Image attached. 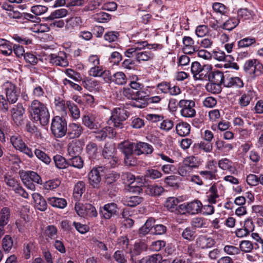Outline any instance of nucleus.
Returning <instances> with one entry per match:
<instances>
[{"mask_svg":"<svg viewBox=\"0 0 263 263\" xmlns=\"http://www.w3.org/2000/svg\"><path fill=\"white\" fill-rule=\"evenodd\" d=\"M28 110L33 122L40 121L42 126L49 123L50 115L45 104L38 100H34L29 105Z\"/></svg>","mask_w":263,"mask_h":263,"instance_id":"nucleus-1","label":"nucleus"},{"mask_svg":"<svg viewBox=\"0 0 263 263\" xmlns=\"http://www.w3.org/2000/svg\"><path fill=\"white\" fill-rule=\"evenodd\" d=\"M129 112L124 108H116L111 112V116L108 121V124L119 128H124L123 122L129 117Z\"/></svg>","mask_w":263,"mask_h":263,"instance_id":"nucleus-2","label":"nucleus"},{"mask_svg":"<svg viewBox=\"0 0 263 263\" xmlns=\"http://www.w3.org/2000/svg\"><path fill=\"white\" fill-rule=\"evenodd\" d=\"M51 133L56 138L65 136L67 132V123L65 119L59 116L54 117L51 121Z\"/></svg>","mask_w":263,"mask_h":263,"instance_id":"nucleus-3","label":"nucleus"},{"mask_svg":"<svg viewBox=\"0 0 263 263\" xmlns=\"http://www.w3.org/2000/svg\"><path fill=\"white\" fill-rule=\"evenodd\" d=\"M108 167L103 166L93 167L89 173V183L93 189H99L102 185L101 177L107 172Z\"/></svg>","mask_w":263,"mask_h":263,"instance_id":"nucleus-4","label":"nucleus"},{"mask_svg":"<svg viewBox=\"0 0 263 263\" xmlns=\"http://www.w3.org/2000/svg\"><path fill=\"white\" fill-rule=\"evenodd\" d=\"M74 209L78 215L81 217H96L98 215L95 207L90 203H77Z\"/></svg>","mask_w":263,"mask_h":263,"instance_id":"nucleus-5","label":"nucleus"},{"mask_svg":"<svg viewBox=\"0 0 263 263\" xmlns=\"http://www.w3.org/2000/svg\"><path fill=\"white\" fill-rule=\"evenodd\" d=\"M179 106L181 108V115L186 118H192L196 115V110L194 108L195 103L193 100H181Z\"/></svg>","mask_w":263,"mask_h":263,"instance_id":"nucleus-6","label":"nucleus"},{"mask_svg":"<svg viewBox=\"0 0 263 263\" xmlns=\"http://www.w3.org/2000/svg\"><path fill=\"white\" fill-rule=\"evenodd\" d=\"M7 101L10 104L15 103L19 97L20 91L15 85L10 82H6L4 85Z\"/></svg>","mask_w":263,"mask_h":263,"instance_id":"nucleus-7","label":"nucleus"},{"mask_svg":"<svg viewBox=\"0 0 263 263\" xmlns=\"http://www.w3.org/2000/svg\"><path fill=\"white\" fill-rule=\"evenodd\" d=\"M147 248L146 243L142 240L136 241L133 246V248L129 251L130 256V261L133 263H136V257L140 255L143 251L146 250Z\"/></svg>","mask_w":263,"mask_h":263,"instance_id":"nucleus-8","label":"nucleus"},{"mask_svg":"<svg viewBox=\"0 0 263 263\" xmlns=\"http://www.w3.org/2000/svg\"><path fill=\"white\" fill-rule=\"evenodd\" d=\"M48 58L50 63L56 66L66 67L68 65L66 54L64 52H60L58 54H51Z\"/></svg>","mask_w":263,"mask_h":263,"instance_id":"nucleus-9","label":"nucleus"},{"mask_svg":"<svg viewBox=\"0 0 263 263\" xmlns=\"http://www.w3.org/2000/svg\"><path fill=\"white\" fill-rule=\"evenodd\" d=\"M118 209L117 205L111 202L101 207L99 212L104 218L109 219L112 216L117 215Z\"/></svg>","mask_w":263,"mask_h":263,"instance_id":"nucleus-10","label":"nucleus"},{"mask_svg":"<svg viewBox=\"0 0 263 263\" xmlns=\"http://www.w3.org/2000/svg\"><path fill=\"white\" fill-rule=\"evenodd\" d=\"M135 154L137 156H140L143 154H151L153 152V146L147 143L138 142H135Z\"/></svg>","mask_w":263,"mask_h":263,"instance_id":"nucleus-11","label":"nucleus"},{"mask_svg":"<svg viewBox=\"0 0 263 263\" xmlns=\"http://www.w3.org/2000/svg\"><path fill=\"white\" fill-rule=\"evenodd\" d=\"M83 131V128L80 124L70 123L67 128V135L69 139L79 138Z\"/></svg>","mask_w":263,"mask_h":263,"instance_id":"nucleus-12","label":"nucleus"},{"mask_svg":"<svg viewBox=\"0 0 263 263\" xmlns=\"http://www.w3.org/2000/svg\"><path fill=\"white\" fill-rule=\"evenodd\" d=\"M148 94L146 91H142L140 92V95H137L135 98L132 99L134 101L132 105L138 108H144L148 104Z\"/></svg>","mask_w":263,"mask_h":263,"instance_id":"nucleus-13","label":"nucleus"},{"mask_svg":"<svg viewBox=\"0 0 263 263\" xmlns=\"http://www.w3.org/2000/svg\"><path fill=\"white\" fill-rule=\"evenodd\" d=\"M197 245L202 249L212 247L215 243V240L212 237L205 235H200L196 239Z\"/></svg>","mask_w":263,"mask_h":263,"instance_id":"nucleus-14","label":"nucleus"},{"mask_svg":"<svg viewBox=\"0 0 263 263\" xmlns=\"http://www.w3.org/2000/svg\"><path fill=\"white\" fill-rule=\"evenodd\" d=\"M118 148L124 156L132 154H135V142L125 140L118 145Z\"/></svg>","mask_w":263,"mask_h":263,"instance_id":"nucleus-15","label":"nucleus"},{"mask_svg":"<svg viewBox=\"0 0 263 263\" xmlns=\"http://www.w3.org/2000/svg\"><path fill=\"white\" fill-rule=\"evenodd\" d=\"M20 176H22L30 181L34 182L37 184H41L42 180L40 176L36 172L31 171H20Z\"/></svg>","mask_w":263,"mask_h":263,"instance_id":"nucleus-16","label":"nucleus"},{"mask_svg":"<svg viewBox=\"0 0 263 263\" xmlns=\"http://www.w3.org/2000/svg\"><path fill=\"white\" fill-rule=\"evenodd\" d=\"M32 196L35 203L36 208L40 211H45L47 208V204L44 197L37 193L32 194Z\"/></svg>","mask_w":263,"mask_h":263,"instance_id":"nucleus-17","label":"nucleus"},{"mask_svg":"<svg viewBox=\"0 0 263 263\" xmlns=\"http://www.w3.org/2000/svg\"><path fill=\"white\" fill-rule=\"evenodd\" d=\"M95 119L92 115H85L82 117V123L90 129H97L99 124L96 122Z\"/></svg>","mask_w":263,"mask_h":263,"instance_id":"nucleus-18","label":"nucleus"},{"mask_svg":"<svg viewBox=\"0 0 263 263\" xmlns=\"http://www.w3.org/2000/svg\"><path fill=\"white\" fill-rule=\"evenodd\" d=\"M255 95V92L253 90H248L245 92L240 98L238 104L241 107L247 106L250 103Z\"/></svg>","mask_w":263,"mask_h":263,"instance_id":"nucleus-19","label":"nucleus"},{"mask_svg":"<svg viewBox=\"0 0 263 263\" xmlns=\"http://www.w3.org/2000/svg\"><path fill=\"white\" fill-rule=\"evenodd\" d=\"M188 213L191 215H195L201 213L202 204L198 200H195L187 203Z\"/></svg>","mask_w":263,"mask_h":263,"instance_id":"nucleus-20","label":"nucleus"},{"mask_svg":"<svg viewBox=\"0 0 263 263\" xmlns=\"http://www.w3.org/2000/svg\"><path fill=\"white\" fill-rule=\"evenodd\" d=\"M212 67L211 65H203L195 79L208 81L212 72Z\"/></svg>","mask_w":263,"mask_h":263,"instance_id":"nucleus-21","label":"nucleus"},{"mask_svg":"<svg viewBox=\"0 0 263 263\" xmlns=\"http://www.w3.org/2000/svg\"><path fill=\"white\" fill-rule=\"evenodd\" d=\"M223 86L226 87L241 88L243 86V83L242 80L238 77H232L224 80Z\"/></svg>","mask_w":263,"mask_h":263,"instance_id":"nucleus-22","label":"nucleus"},{"mask_svg":"<svg viewBox=\"0 0 263 263\" xmlns=\"http://www.w3.org/2000/svg\"><path fill=\"white\" fill-rule=\"evenodd\" d=\"M86 151L90 159H96L98 155L99 152L97 144L93 142H89L86 147Z\"/></svg>","mask_w":263,"mask_h":263,"instance_id":"nucleus-23","label":"nucleus"},{"mask_svg":"<svg viewBox=\"0 0 263 263\" xmlns=\"http://www.w3.org/2000/svg\"><path fill=\"white\" fill-rule=\"evenodd\" d=\"M164 189L161 186L157 185H149L146 187V193L152 196H158L162 194Z\"/></svg>","mask_w":263,"mask_h":263,"instance_id":"nucleus-24","label":"nucleus"},{"mask_svg":"<svg viewBox=\"0 0 263 263\" xmlns=\"http://www.w3.org/2000/svg\"><path fill=\"white\" fill-rule=\"evenodd\" d=\"M194 152H198V150L201 149L206 153L212 151V144L211 142L201 141L200 143H195L193 146Z\"/></svg>","mask_w":263,"mask_h":263,"instance_id":"nucleus-25","label":"nucleus"},{"mask_svg":"<svg viewBox=\"0 0 263 263\" xmlns=\"http://www.w3.org/2000/svg\"><path fill=\"white\" fill-rule=\"evenodd\" d=\"M176 130L180 136H185L190 134V125L186 122L179 123L176 125Z\"/></svg>","mask_w":263,"mask_h":263,"instance_id":"nucleus-26","label":"nucleus"},{"mask_svg":"<svg viewBox=\"0 0 263 263\" xmlns=\"http://www.w3.org/2000/svg\"><path fill=\"white\" fill-rule=\"evenodd\" d=\"M48 201L52 206L60 209L64 208L67 205L66 200L61 198L50 197L48 198Z\"/></svg>","mask_w":263,"mask_h":263,"instance_id":"nucleus-27","label":"nucleus"},{"mask_svg":"<svg viewBox=\"0 0 263 263\" xmlns=\"http://www.w3.org/2000/svg\"><path fill=\"white\" fill-rule=\"evenodd\" d=\"M209 78L208 80L209 82L217 83L221 84H223L225 80L223 73L219 70L212 71Z\"/></svg>","mask_w":263,"mask_h":263,"instance_id":"nucleus-28","label":"nucleus"},{"mask_svg":"<svg viewBox=\"0 0 263 263\" xmlns=\"http://www.w3.org/2000/svg\"><path fill=\"white\" fill-rule=\"evenodd\" d=\"M10 142L17 150L22 149V147L25 144L22 137L18 134H15L10 137Z\"/></svg>","mask_w":263,"mask_h":263,"instance_id":"nucleus-29","label":"nucleus"},{"mask_svg":"<svg viewBox=\"0 0 263 263\" xmlns=\"http://www.w3.org/2000/svg\"><path fill=\"white\" fill-rule=\"evenodd\" d=\"M182 163L192 171L197 168L200 165L199 161L194 156L187 157L183 159Z\"/></svg>","mask_w":263,"mask_h":263,"instance_id":"nucleus-30","label":"nucleus"},{"mask_svg":"<svg viewBox=\"0 0 263 263\" xmlns=\"http://www.w3.org/2000/svg\"><path fill=\"white\" fill-rule=\"evenodd\" d=\"M191 226L195 229L208 227L207 220L203 217H196L193 218L191 221Z\"/></svg>","mask_w":263,"mask_h":263,"instance_id":"nucleus-31","label":"nucleus"},{"mask_svg":"<svg viewBox=\"0 0 263 263\" xmlns=\"http://www.w3.org/2000/svg\"><path fill=\"white\" fill-rule=\"evenodd\" d=\"M143 200V198L138 196H130L126 197L124 200V204L128 206L134 207L141 203Z\"/></svg>","mask_w":263,"mask_h":263,"instance_id":"nucleus-32","label":"nucleus"},{"mask_svg":"<svg viewBox=\"0 0 263 263\" xmlns=\"http://www.w3.org/2000/svg\"><path fill=\"white\" fill-rule=\"evenodd\" d=\"M114 146L110 143L107 142L104 145L102 151V156L104 159L109 160L114 156Z\"/></svg>","mask_w":263,"mask_h":263,"instance_id":"nucleus-33","label":"nucleus"},{"mask_svg":"<svg viewBox=\"0 0 263 263\" xmlns=\"http://www.w3.org/2000/svg\"><path fill=\"white\" fill-rule=\"evenodd\" d=\"M253 12L252 11L249 10L247 8L239 9L237 11V17L236 19L239 20V23L240 20L245 21L249 20L252 17Z\"/></svg>","mask_w":263,"mask_h":263,"instance_id":"nucleus-34","label":"nucleus"},{"mask_svg":"<svg viewBox=\"0 0 263 263\" xmlns=\"http://www.w3.org/2000/svg\"><path fill=\"white\" fill-rule=\"evenodd\" d=\"M85 191V184L83 181L77 182L73 189V197L76 199L80 198Z\"/></svg>","mask_w":263,"mask_h":263,"instance_id":"nucleus-35","label":"nucleus"},{"mask_svg":"<svg viewBox=\"0 0 263 263\" xmlns=\"http://www.w3.org/2000/svg\"><path fill=\"white\" fill-rule=\"evenodd\" d=\"M53 159L55 166L59 169H64L68 166V160H66L63 156L57 155Z\"/></svg>","mask_w":263,"mask_h":263,"instance_id":"nucleus-36","label":"nucleus"},{"mask_svg":"<svg viewBox=\"0 0 263 263\" xmlns=\"http://www.w3.org/2000/svg\"><path fill=\"white\" fill-rule=\"evenodd\" d=\"M256 243H253L249 240H242L239 244L240 251L244 252L245 253H250L254 248L256 249L255 246H257Z\"/></svg>","mask_w":263,"mask_h":263,"instance_id":"nucleus-37","label":"nucleus"},{"mask_svg":"<svg viewBox=\"0 0 263 263\" xmlns=\"http://www.w3.org/2000/svg\"><path fill=\"white\" fill-rule=\"evenodd\" d=\"M154 57V55L149 51H137L136 54V60L138 62L147 61L152 60Z\"/></svg>","mask_w":263,"mask_h":263,"instance_id":"nucleus-38","label":"nucleus"},{"mask_svg":"<svg viewBox=\"0 0 263 263\" xmlns=\"http://www.w3.org/2000/svg\"><path fill=\"white\" fill-rule=\"evenodd\" d=\"M71 157V158L68 159V166H72L79 169L82 168L84 165L82 158L79 156Z\"/></svg>","mask_w":263,"mask_h":263,"instance_id":"nucleus-39","label":"nucleus"},{"mask_svg":"<svg viewBox=\"0 0 263 263\" xmlns=\"http://www.w3.org/2000/svg\"><path fill=\"white\" fill-rule=\"evenodd\" d=\"M135 154L124 156V163L125 166L128 167L137 166L138 164V160Z\"/></svg>","mask_w":263,"mask_h":263,"instance_id":"nucleus-40","label":"nucleus"},{"mask_svg":"<svg viewBox=\"0 0 263 263\" xmlns=\"http://www.w3.org/2000/svg\"><path fill=\"white\" fill-rule=\"evenodd\" d=\"M10 217V211L7 207L2 208L0 211V223L7 225Z\"/></svg>","mask_w":263,"mask_h":263,"instance_id":"nucleus-41","label":"nucleus"},{"mask_svg":"<svg viewBox=\"0 0 263 263\" xmlns=\"http://www.w3.org/2000/svg\"><path fill=\"white\" fill-rule=\"evenodd\" d=\"M179 203V200L175 197H170L167 198L164 203V206L168 210L173 212L176 209V206Z\"/></svg>","mask_w":263,"mask_h":263,"instance_id":"nucleus-42","label":"nucleus"},{"mask_svg":"<svg viewBox=\"0 0 263 263\" xmlns=\"http://www.w3.org/2000/svg\"><path fill=\"white\" fill-rule=\"evenodd\" d=\"M127 78L123 72H117L113 74L112 82L117 85H124L126 84Z\"/></svg>","mask_w":263,"mask_h":263,"instance_id":"nucleus-43","label":"nucleus"},{"mask_svg":"<svg viewBox=\"0 0 263 263\" xmlns=\"http://www.w3.org/2000/svg\"><path fill=\"white\" fill-rule=\"evenodd\" d=\"M82 23V21L80 17H72L67 20L66 27L67 29H72L81 25Z\"/></svg>","mask_w":263,"mask_h":263,"instance_id":"nucleus-44","label":"nucleus"},{"mask_svg":"<svg viewBox=\"0 0 263 263\" xmlns=\"http://www.w3.org/2000/svg\"><path fill=\"white\" fill-rule=\"evenodd\" d=\"M13 52L12 44L8 42L5 41L4 43L0 44V53L5 56L10 55Z\"/></svg>","mask_w":263,"mask_h":263,"instance_id":"nucleus-45","label":"nucleus"},{"mask_svg":"<svg viewBox=\"0 0 263 263\" xmlns=\"http://www.w3.org/2000/svg\"><path fill=\"white\" fill-rule=\"evenodd\" d=\"M67 10L66 9H57L52 12L50 15L46 18V20H54L65 16L67 14Z\"/></svg>","mask_w":263,"mask_h":263,"instance_id":"nucleus-46","label":"nucleus"},{"mask_svg":"<svg viewBox=\"0 0 263 263\" xmlns=\"http://www.w3.org/2000/svg\"><path fill=\"white\" fill-rule=\"evenodd\" d=\"M207 91L213 93L218 94L221 91V84L217 83L210 82L205 86Z\"/></svg>","mask_w":263,"mask_h":263,"instance_id":"nucleus-47","label":"nucleus"},{"mask_svg":"<svg viewBox=\"0 0 263 263\" xmlns=\"http://www.w3.org/2000/svg\"><path fill=\"white\" fill-rule=\"evenodd\" d=\"M66 106L73 118L77 119L80 117L79 109L74 103L70 101H68L66 102Z\"/></svg>","mask_w":263,"mask_h":263,"instance_id":"nucleus-48","label":"nucleus"},{"mask_svg":"<svg viewBox=\"0 0 263 263\" xmlns=\"http://www.w3.org/2000/svg\"><path fill=\"white\" fill-rule=\"evenodd\" d=\"M4 181L6 185L12 189L13 191L20 184L19 181L11 176L5 175Z\"/></svg>","mask_w":263,"mask_h":263,"instance_id":"nucleus-49","label":"nucleus"},{"mask_svg":"<svg viewBox=\"0 0 263 263\" xmlns=\"http://www.w3.org/2000/svg\"><path fill=\"white\" fill-rule=\"evenodd\" d=\"M141 92L142 91L136 90L130 87V88H123V95L127 99L132 100L135 98L137 95H140V92Z\"/></svg>","mask_w":263,"mask_h":263,"instance_id":"nucleus-50","label":"nucleus"},{"mask_svg":"<svg viewBox=\"0 0 263 263\" xmlns=\"http://www.w3.org/2000/svg\"><path fill=\"white\" fill-rule=\"evenodd\" d=\"M82 150V147L77 142H72L68 145V152L71 156H79Z\"/></svg>","mask_w":263,"mask_h":263,"instance_id":"nucleus-51","label":"nucleus"},{"mask_svg":"<svg viewBox=\"0 0 263 263\" xmlns=\"http://www.w3.org/2000/svg\"><path fill=\"white\" fill-rule=\"evenodd\" d=\"M34 153L39 159L45 164H48L50 163L51 161V158L44 152L39 149H35Z\"/></svg>","mask_w":263,"mask_h":263,"instance_id":"nucleus-52","label":"nucleus"},{"mask_svg":"<svg viewBox=\"0 0 263 263\" xmlns=\"http://www.w3.org/2000/svg\"><path fill=\"white\" fill-rule=\"evenodd\" d=\"M61 184L59 179L50 180L46 181L43 184V187L46 190H52L57 189Z\"/></svg>","mask_w":263,"mask_h":263,"instance_id":"nucleus-53","label":"nucleus"},{"mask_svg":"<svg viewBox=\"0 0 263 263\" xmlns=\"http://www.w3.org/2000/svg\"><path fill=\"white\" fill-rule=\"evenodd\" d=\"M32 32L35 33H44L48 32L50 30V27L47 24H35L30 27Z\"/></svg>","mask_w":263,"mask_h":263,"instance_id":"nucleus-54","label":"nucleus"},{"mask_svg":"<svg viewBox=\"0 0 263 263\" xmlns=\"http://www.w3.org/2000/svg\"><path fill=\"white\" fill-rule=\"evenodd\" d=\"M13 242L12 237L9 235H6L2 240V247L5 252H9L13 246Z\"/></svg>","mask_w":263,"mask_h":263,"instance_id":"nucleus-55","label":"nucleus"},{"mask_svg":"<svg viewBox=\"0 0 263 263\" xmlns=\"http://www.w3.org/2000/svg\"><path fill=\"white\" fill-rule=\"evenodd\" d=\"M256 39L254 37H245L240 40L238 42V46L239 48L247 47L251 46L255 43Z\"/></svg>","mask_w":263,"mask_h":263,"instance_id":"nucleus-56","label":"nucleus"},{"mask_svg":"<svg viewBox=\"0 0 263 263\" xmlns=\"http://www.w3.org/2000/svg\"><path fill=\"white\" fill-rule=\"evenodd\" d=\"M113 257L118 263H126L127 261V257L122 250L116 251L113 255Z\"/></svg>","mask_w":263,"mask_h":263,"instance_id":"nucleus-57","label":"nucleus"},{"mask_svg":"<svg viewBox=\"0 0 263 263\" xmlns=\"http://www.w3.org/2000/svg\"><path fill=\"white\" fill-rule=\"evenodd\" d=\"M94 18L99 23H105L111 19V15L106 12H100L94 15Z\"/></svg>","mask_w":263,"mask_h":263,"instance_id":"nucleus-58","label":"nucleus"},{"mask_svg":"<svg viewBox=\"0 0 263 263\" xmlns=\"http://www.w3.org/2000/svg\"><path fill=\"white\" fill-rule=\"evenodd\" d=\"M177 171L179 175L182 177L189 176L190 174L193 172L191 169L188 167L187 166L184 164L182 162L179 164Z\"/></svg>","mask_w":263,"mask_h":263,"instance_id":"nucleus-59","label":"nucleus"},{"mask_svg":"<svg viewBox=\"0 0 263 263\" xmlns=\"http://www.w3.org/2000/svg\"><path fill=\"white\" fill-rule=\"evenodd\" d=\"M239 24V20L235 18H230L223 24V29L232 30Z\"/></svg>","mask_w":263,"mask_h":263,"instance_id":"nucleus-60","label":"nucleus"},{"mask_svg":"<svg viewBox=\"0 0 263 263\" xmlns=\"http://www.w3.org/2000/svg\"><path fill=\"white\" fill-rule=\"evenodd\" d=\"M263 73V65L258 60L254 64L253 71L251 72V75H253V78H255L261 76Z\"/></svg>","mask_w":263,"mask_h":263,"instance_id":"nucleus-61","label":"nucleus"},{"mask_svg":"<svg viewBox=\"0 0 263 263\" xmlns=\"http://www.w3.org/2000/svg\"><path fill=\"white\" fill-rule=\"evenodd\" d=\"M195 231L191 230V228L187 227L183 231L181 235L184 239L192 241L195 237Z\"/></svg>","mask_w":263,"mask_h":263,"instance_id":"nucleus-62","label":"nucleus"},{"mask_svg":"<svg viewBox=\"0 0 263 263\" xmlns=\"http://www.w3.org/2000/svg\"><path fill=\"white\" fill-rule=\"evenodd\" d=\"M24 59L26 63L31 65H35L38 62V59L35 55L31 52H26L24 55Z\"/></svg>","mask_w":263,"mask_h":263,"instance_id":"nucleus-63","label":"nucleus"},{"mask_svg":"<svg viewBox=\"0 0 263 263\" xmlns=\"http://www.w3.org/2000/svg\"><path fill=\"white\" fill-rule=\"evenodd\" d=\"M158 257H161L159 254H154L143 257L139 260L140 263H158Z\"/></svg>","mask_w":263,"mask_h":263,"instance_id":"nucleus-64","label":"nucleus"}]
</instances>
